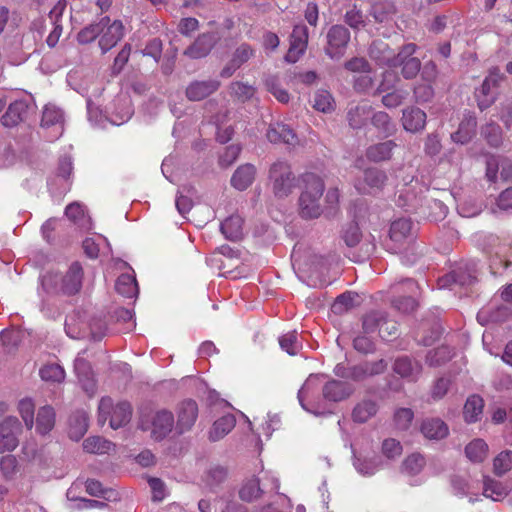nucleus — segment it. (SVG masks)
<instances>
[{
    "mask_svg": "<svg viewBox=\"0 0 512 512\" xmlns=\"http://www.w3.org/2000/svg\"><path fill=\"white\" fill-rule=\"evenodd\" d=\"M269 180L277 197L288 196L295 187V176L286 161L278 160L271 165Z\"/></svg>",
    "mask_w": 512,
    "mask_h": 512,
    "instance_id": "6",
    "label": "nucleus"
},
{
    "mask_svg": "<svg viewBox=\"0 0 512 512\" xmlns=\"http://www.w3.org/2000/svg\"><path fill=\"white\" fill-rule=\"evenodd\" d=\"M347 117L353 129H360L371 118V107L367 103L359 104L348 111Z\"/></svg>",
    "mask_w": 512,
    "mask_h": 512,
    "instance_id": "36",
    "label": "nucleus"
},
{
    "mask_svg": "<svg viewBox=\"0 0 512 512\" xmlns=\"http://www.w3.org/2000/svg\"><path fill=\"white\" fill-rule=\"evenodd\" d=\"M89 418L85 411H77L69 419V437L75 441L80 440L87 432Z\"/></svg>",
    "mask_w": 512,
    "mask_h": 512,
    "instance_id": "28",
    "label": "nucleus"
},
{
    "mask_svg": "<svg viewBox=\"0 0 512 512\" xmlns=\"http://www.w3.org/2000/svg\"><path fill=\"white\" fill-rule=\"evenodd\" d=\"M55 410L50 405L39 408L36 417V431L41 435L48 434L55 425Z\"/></svg>",
    "mask_w": 512,
    "mask_h": 512,
    "instance_id": "30",
    "label": "nucleus"
},
{
    "mask_svg": "<svg viewBox=\"0 0 512 512\" xmlns=\"http://www.w3.org/2000/svg\"><path fill=\"white\" fill-rule=\"evenodd\" d=\"M18 412L28 430L34 426L35 403L32 398L26 397L18 402Z\"/></svg>",
    "mask_w": 512,
    "mask_h": 512,
    "instance_id": "46",
    "label": "nucleus"
},
{
    "mask_svg": "<svg viewBox=\"0 0 512 512\" xmlns=\"http://www.w3.org/2000/svg\"><path fill=\"white\" fill-rule=\"evenodd\" d=\"M174 416L172 412L161 409L150 414L143 415L140 420V428L149 431L155 440L164 439L173 429Z\"/></svg>",
    "mask_w": 512,
    "mask_h": 512,
    "instance_id": "5",
    "label": "nucleus"
},
{
    "mask_svg": "<svg viewBox=\"0 0 512 512\" xmlns=\"http://www.w3.org/2000/svg\"><path fill=\"white\" fill-rule=\"evenodd\" d=\"M507 494L506 489L498 482L485 477L483 481V495L494 501H499Z\"/></svg>",
    "mask_w": 512,
    "mask_h": 512,
    "instance_id": "49",
    "label": "nucleus"
},
{
    "mask_svg": "<svg viewBox=\"0 0 512 512\" xmlns=\"http://www.w3.org/2000/svg\"><path fill=\"white\" fill-rule=\"evenodd\" d=\"M109 22V17L105 16L98 23L90 24L83 28L77 36L81 44H87L95 40L103 31V26Z\"/></svg>",
    "mask_w": 512,
    "mask_h": 512,
    "instance_id": "45",
    "label": "nucleus"
},
{
    "mask_svg": "<svg viewBox=\"0 0 512 512\" xmlns=\"http://www.w3.org/2000/svg\"><path fill=\"white\" fill-rule=\"evenodd\" d=\"M322 381L318 375H310L298 391V400L304 410L314 415L321 414L315 409V397L321 388Z\"/></svg>",
    "mask_w": 512,
    "mask_h": 512,
    "instance_id": "11",
    "label": "nucleus"
},
{
    "mask_svg": "<svg viewBox=\"0 0 512 512\" xmlns=\"http://www.w3.org/2000/svg\"><path fill=\"white\" fill-rule=\"evenodd\" d=\"M372 124L382 133L391 135L394 133V125L391 123L390 117L386 112H377L371 114Z\"/></svg>",
    "mask_w": 512,
    "mask_h": 512,
    "instance_id": "53",
    "label": "nucleus"
},
{
    "mask_svg": "<svg viewBox=\"0 0 512 512\" xmlns=\"http://www.w3.org/2000/svg\"><path fill=\"white\" fill-rule=\"evenodd\" d=\"M350 41V32L342 25L332 26L327 33L326 54L331 59H340L345 54Z\"/></svg>",
    "mask_w": 512,
    "mask_h": 512,
    "instance_id": "9",
    "label": "nucleus"
},
{
    "mask_svg": "<svg viewBox=\"0 0 512 512\" xmlns=\"http://www.w3.org/2000/svg\"><path fill=\"white\" fill-rule=\"evenodd\" d=\"M235 417L227 414L216 420L209 432L211 441H218L227 435L235 426Z\"/></svg>",
    "mask_w": 512,
    "mask_h": 512,
    "instance_id": "37",
    "label": "nucleus"
},
{
    "mask_svg": "<svg viewBox=\"0 0 512 512\" xmlns=\"http://www.w3.org/2000/svg\"><path fill=\"white\" fill-rule=\"evenodd\" d=\"M502 74L498 69L490 71L489 75L483 81L480 89L476 90L475 96L478 106L481 110L488 108L495 101L493 89L501 82Z\"/></svg>",
    "mask_w": 512,
    "mask_h": 512,
    "instance_id": "12",
    "label": "nucleus"
},
{
    "mask_svg": "<svg viewBox=\"0 0 512 512\" xmlns=\"http://www.w3.org/2000/svg\"><path fill=\"white\" fill-rule=\"evenodd\" d=\"M243 220L240 216L234 215L225 219L220 226L223 235L229 240H237L242 235Z\"/></svg>",
    "mask_w": 512,
    "mask_h": 512,
    "instance_id": "41",
    "label": "nucleus"
},
{
    "mask_svg": "<svg viewBox=\"0 0 512 512\" xmlns=\"http://www.w3.org/2000/svg\"><path fill=\"white\" fill-rule=\"evenodd\" d=\"M483 407H484V401L480 396H478V395L470 396L464 405L463 415H464L465 421L468 423H473V422L478 421L482 416Z\"/></svg>",
    "mask_w": 512,
    "mask_h": 512,
    "instance_id": "40",
    "label": "nucleus"
},
{
    "mask_svg": "<svg viewBox=\"0 0 512 512\" xmlns=\"http://www.w3.org/2000/svg\"><path fill=\"white\" fill-rule=\"evenodd\" d=\"M387 179L386 174L377 169L370 168L363 172L362 178L355 182V188L361 193H373L379 190Z\"/></svg>",
    "mask_w": 512,
    "mask_h": 512,
    "instance_id": "16",
    "label": "nucleus"
},
{
    "mask_svg": "<svg viewBox=\"0 0 512 512\" xmlns=\"http://www.w3.org/2000/svg\"><path fill=\"white\" fill-rule=\"evenodd\" d=\"M426 113L417 107H408L402 112L403 128L412 133L419 132L426 125Z\"/></svg>",
    "mask_w": 512,
    "mask_h": 512,
    "instance_id": "21",
    "label": "nucleus"
},
{
    "mask_svg": "<svg viewBox=\"0 0 512 512\" xmlns=\"http://www.w3.org/2000/svg\"><path fill=\"white\" fill-rule=\"evenodd\" d=\"M116 291L127 298L138 295V284L134 274L124 273L120 275L115 284Z\"/></svg>",
    "mask_w": 512,
    "mask_h": 512,
    "instance_id": "39",
    "label": "nucleus"
},
{
    "mask_svg": "<svg viewBox=\"0 0 512 512\" xmlns=\"http://www.w3.org/2000/svg\"><path fill=\"white\" fill-rule=\"evenodd\" d=\"M83 249L85 254L94 259L99 256L100 253L110 252V244L107 238L101 234H93L90 237H86L83 241Z\"/></svg>",
    "mask_w": 512,
    "mask_h": 512,
    "instance_id": "26",
    "label": "nucleus"
},
{
    "mask_svg": "<svg viewBox=\"0 0 512 512\" xmlns=\"http://www.w3.org/2000/svg\"><path fill=\"white\" fill-rule=\"evenodd\" d=\"M495 474L501 476L512 469V451H503L493 462Z\"/></svg>",
    "mask_w": 512,
    "mask_h": 512,
    "instance_id": "54",
    "label": "nucleus"
},
{
    "mask_svg": "<svg viewBox=\"0 0 512 512\" xmlns=\"http://www.w3.org/2000/svg\"><path fill=\"white\" fill-rule=\"evenodd\" d=\"M415 51L416 45L409 43L396 56H392V51L385 43L374 42L370 47V56L390 69L401 67L404 78L411 79L418 74L421 67L420 60L413 57Z\"/></svg>",
    "mask_w": 512,
    "mask_h": 512,
    "instance_id": "1",
    "label": "nucleus"
},
{
    "mask_svg": "<svg viewBox=\"0 0 512 512\" xmlns=\"http://www.w3.org/2000/svg\"><path fill=\"white\" fill-rule=\"evenodd\" d=\"M267 138L273 143H285L288 145H296L298 138L294 131L286 124H272L267 131Z\"/></svg>",
    "mask_w": 512,
    "mask_h": 512,
    "instance_id": "23",
    "label": "nucleus"
},
{
    "mask_svg": "<svg viewBox=\"0 0 512 512\" xmlns=\"http://www.w3.org/2000/svg\"><path fill=\"white\" fill-rule=\"evenodd\" d=\"M267 90L281 103H287L290 99L289 93L280 87L278 81L274 77L266 80Z\"/></svg>",
    "mask_w": 512,
    "mask_h": 512,
    "instance_id": "63",
    "label": "nucleus"
},
{
    "mask_svg": "<svg viewBox=\"0 0 512 512\" xmlns=\"http://www.w3.org/2000/svg\"><path fill=\"white\" fill-rule=\"evenodd\" d=\"M467 458L474 463L483 462L488 454V445L482 439H474L465 447Z\"/></svg>",
    "mask_w": 512,
    "mask_h": 512,
    "instance_id": "42",
    "label": "nucleus"
},
{
    "mask_svg": "<svg viewBox=\"0 0 512 512\" xmlns=\"http://www.w3.org/2000/svg\"><path fill=\"white\" fill-rule=\"evenodd\" d=\"M65 215L81 229L91 228V220L86 214L85 207L80 202L70 203L65 209Z\"/></svg>",
    "mask_w": 512,
    "mask_h": 512,
    "instance_id": "33",
    "label": "nucleus"
},
{
    "mask_svg": "<svg viewBox=\"0 0 512 512\" xmlns=\"http://www.w3.org/2000/svg\"><path fill=\"white\" fill-rule=\"evenodd\" d=\"M421 431L426 438L442 439L448 435V426L441 419H427L421 426Z\"/></svg>",
    "mask_w": 512,
    "mask_h": 512,
    "instance_id": "38",
    "label": "nucleus"
},
{
    "mask_svg": "<svg viewBox=\"0 0 512 512\" xmlns=\"http://www.w3.org/2000/svg\"><path fill=\"white\" fill-rule=\"evenodd\" d=\"M216 42V37L212 33L200 35L195 42L184 52L191 59H200L207 56Z\"/></svg>",
    "mask_w": 512,
    "mask_h": 512,
    "instance_id": "22",
    "label": "nucleus"
},
{
    "mask_svg": "<svg viewBox=\"0 0 512 512\" xmlns=\"http://www.w3.org/2000/svg\"><path fill=\"white\" fill-rule=\"evenodd\" d=\"M422 370L419 362L411 361L409 358H398L394 363V371L403 378L414 381Z\"/></svg>",
    "mask_w": 512,
    "mask_h": 512,
    "instance_id": "32",
    "label": "nucleus"
},
{
    "mask_svg": "<svg viewBox=\"0 0 512 512\" xmlns=\"http://www.w3.org/2000/svg\"><path fill=\"white\" fill-rule=\"evenodd\" d=\"M451 351L446 346L438 347L432 351H429L426 360L430 366H438L450 359Z\"/></svg>",
    "mask_w": 512,
    "mask_h": 512,
    "instance_id": "60",
    "label": "nucleus"
},
{
    "mask_svg": "<svg viewBox=\"0 0 512 512\" xmlns=\"http://www.w3.org/2000/svg\"><path fill=\"white\" fill-rule=\"evenodd\" d=\"M261 492L259 487L258 479H250L248 480L240 489L239 495L242 500L252 501L257 498Z\"/></svg>",
    "mask_w": 512,
    "mask_h": 512,
    "instance_id": "59",
    "label": "nucleus"
},
{
    "mask_svg": "<svg viewBox=\"0 0 512 512\" xmlns=\"http://www.w3.org/2000/svg\"><path fill=\"white\" fill-rule=\"evenodd\" d=\"M63 111L55 105H46L41 119V127L51 130L47 138L51 141L59 138L63 133Z\"/></svg>",
    "mask_w": 512,
    "mask_h": 512,
    "instance_id": "10",
    "label": "nucleus"
},
{
    "mask_svg": "<svg viewBox=\"0 0 512 512\" xmlns=\"http://www.w3.org/2000/svg\"><path fill=\"white\" fill-rule=\"evenodd\" d=\"M303 189L299 197V214L302 218H318L323 210L320 203L324 192V182L313 172L302 175Z\"/></svg>",
    "mask_w": 512,
    "mask_h": 512,
    "instance_id": "3",
    "label": "nucleus"
},
{
    "mask_svg": "<svg viewBox=\"0 0 512 512\" xmlns=\"http://www.w3.org/2000/svg\"><path fill=\"white\" fill-rule=\"evenodd\" d=\"M412 232V222L406 218H400L391 223L389 236L395 244H402Z\"/></svg>",
    "mask_w": 512,
    "mask_h": 512,
    "instance_id": "35",
    "label": "nucleus"
},
{
    "mask_svg": "<svg viewBox=\"0 0 512 512\" xmlns=\"http://www.w3.org/2000/svg\"><path fill=\"white\" fill-rule=\"evenodd\" d=\"M83 449L88 453L106 454L114 449V444L102 437L93 436L84 440Z\"/></svg>",
    "mask_w": 512,
    "mask_h": 512,
    "instance_id": "44",
    "label": "nucleus"
},
{
    "mask_svg": "<svg viewBox=\"0 0 512 512\" xmlns=\"http://www.w3.org/2000/svg\"><path fill=\"white\" fill-rule=\"evenodd\" d=\"M99 47L103 53L112 49L124 36V26L121 21L114 20L103 26V31L99 35Z\"/></svg>",
    "mask_w": 512,
    "mask_h": 512,
    "instance_id": "15",
    "label": "nucleus"
},
{
    "mask_svg": "<svg viewBox=\"0 0 512 512\" xmlns=\"http://www.w3.org/2000/svg\"><path fill=\"white\" fill-rule=\"evenodd\" d=\"M72 160L70 157L65 156L60 159L59 165L57 168V179L61 182V185L64 189L68 188V180L72 174Z\"/></svg>",
    "mask_w": 512,
    "mask_h": 512,
    "instance_id": "58",
    "label": "nucleus"
},
{
    "mask_svg": "<svg viewBox=\"0 0 512 512\" xmlns=\"http://www.w3.org/2000/svg\"><path fill=\"white\" fill-rule=\"evenodd\" d=\"M409 92L407 90L398 89L387 93L382 98V103L387 108H395L403 103Z\"/></svg>",
    "mask_w": 512,
    "mask_h": 512,
    "instance_id": "62",
    "label": "nucleus"
},
{
    "mask_svg": "<svg viewBox=\"0 0 512 512\" xmlns=\"http://www.w3.org/2000/svg\"><path fill=\"white\" fill-rule=\"evenodd\" d=\"M256 175V168L252 164H244L236 169L231 177V185L243 191L247 189L254 181Z\"/></svg>",
    "mask_w": 512,
    "mask_h": 512,
    "instance_id": "25",
    "label": "nucleus"
},
{
    "mask_svg": "<svg viewBox=\"0 0 512 512\" xmlns=\"http://www.w3.org/2000/svg\"><path fill=\"white\" fill-rule=\"evenodd\" d=\"M378 408V403L375 400L363 399L355 405L352 418L355 422L364 423L376 415Z\"/></svg>",
    "mask_w": 512,
    "mask_h": 512,
    "instance_id": "31",
    "label": "nucleus"
},
{
    "mask_svg": "<svg viewBox=\"0 0 512 512\" xmlns=\"http://www.w3.org/2000/svg\"><path fill=\"white\" fill-rule=\"evenodd\" d=\"M308 42V31L304 25H296L291 34V42L289 50L285 56V60L289 63L298 61L306 50Z\"/></svg>",
    "mask_w": 512,
    "mask_h": 512,
    "instance_id": "14",
    "label": "nucleus"
},
{
    "mask_svg": "<svg viewBox=\"0 0 512 512\" xmlns=\"http://www.w3.org/2000/svg\"><path fill=\"white\" fill-rule=\"evenodd\" d=\"M133 114L132 103L129 97L121 96L115 99L109 110V123L112 125H122L126 123Z\"/></svg>",
    "mask_w": 512,
    "mask_h": 512,
    "instance_id": "18",
    "label": "nucleus"
},
{
    "mask_svg": "<svg viewBox=\"0 0 512 512\" xmlns=\"http://www.w3.org/2000/svg\"><path fill=\"white\" fill-rule=\"evenodd\" d=\"M396 147L397 144L392 140L377 143L367 148L366 156L373 162L386 161L391 158L393 150Z\"/></svg>",
    "mask_w": 512,
    "mask_h": 512,
    "instance_id": "29",
    "label": "nucleus"
},
{
    "mask_svg": "<svg viewBox=\"0 0 512 512\" xmlns=\"http://www.w3.org/2000/svg\"><path fill=\"white\" fill-rule=\"evenodd\" d=\"M83 268L72 263L65 273H47L41 278V287L48 294L73 296L80 292L83 284Z\"/></svg>",
    "mask_w": 512,
    "mask_h": 512,
    "instance_id": "2",
    "label": "nucleus"
},
{
    "mask_svg": "<svg viewBox=\"0 0 512 512\" xmlns=\"http://www.w3.org/2000/svg\"><path fill=\"white\" fill-rule=\"evenodd\" d=\"M0 472L5 480H13L19 472L17 458L12 454L2 456L0 458Z\"/></svg>",
    "mask_w": 512,
    "mask_h": 512,
    "instance_id": "47",
    "label": "nucleus"
},
{
    "mask_svg": "<svg viewBox=\"0 0 512 512\" xmlns=\"http://www.w3.org/2000/svg\"><path fill=\"white\" fill-rule=\"evenodd\" d=\"M425 460L420 454H412L408 456L402 465L403 472L408 475L418 474L424 467Z\"/></svg>",
    "mask_w": 512,
    "mask_h": 512,
    "instance_id": "55",
    "label": "nucleus"
},
{
    "mask_svg": "<svg viewBox=\"0 0 512 512\" xmlns=\"http://www.w3.org/2000/svg\"><path fill=\"white\" fill-rule=\"evenodd\" d=\"M87 110H88V119L89 121L100 128H106L109 123V114L105 115L102 111L95 105L92 104L91 101L87 102Z\"/></svg>",
    "mask_w": 512,
    "mask_h": 512,
    "instance_id": "56",
    "label": "nucleus"
},
{
    "mask_svg": "<svg viewBox=\"0 0 512 512\" xmlns=\"http://www.w3.org/2000/svg\"><path fill=\"white\" fill-rule=\"evenodd\" d=\"M381 463L380 458L377 456L355 457L354 467L361 475L371 476L380 469Z\"/></svg>",
    "mask_w": 512,
    "mask_h": 512,
    "instance_id": "43",
    "label": "nucleus"
},
{
    "mask_svg": "<svg viewBox=\"0 0 512 512\" xmlns=\"http://www.w3.org/2000/svg\"><path fill=\"white\" fill-rule=\"evenodd\" d=\"M22 424L18 418L9 416L0 422V454L14 451L19 445Z\"/></svg>",
    "mask_w": 512,
    "mask_h": 512,
    "instance_id": "8",
    "label": "nucleus"
},
{
    "mask_svg": "<svg viewBox=\"0 0 512 512\" xmlns=\"http://www.w3.org/2000/svg\"><path fill=\"white\" fill-rule=\"evenodd\" d=\"M500 178L505 181H512V161L508 159H499L491 156L486 162V177L488 181L495 183L498 180V170Z\"/></svg>",
    "mask_w": 512,
    "mask_h": 512,
    "instance_id": "17",
    "label": "nucleus"
},
{
    "mask_svg": "<svg viewBox=\"0 0 512 512\" xmlns=\"http://www.w3.org/2000/svg\"><path fill=\"white\" fill-rule=\"evenodd\" d=\"M363 330L366 334L378 331L381 338L388 340L396 335L398 326L394 320L388 319L381 311H373L363 319Z\"/></svg>",
    "mask_w": 512,
    "mask_h": 512,
    "instance_id": "7",
    "label": "nucleus"
},
{
    "mask_svg": "<svg viewBox=\"0 0 512 512\" xmlns=\"http://www.w3.org/2000/svg\"><path fill=\"white\" fill-rule=\"evenodd\" d=\"M40 376L46 382L60 383L65 378V371L59 364L51 363L40 369Z\"/></svg>",
    "mask_w": 512,
    "mask_h": 512,
    "instance_id": "48",
    "label": "nucleus"
},
{
    "mask_svg": "<svg viewBox=\"0 0 512 512\" xmlns=\"http://www.w3.org/2000/svg\"><path fill=\"white\" fill-rule=\"evenodd\" d=\"M279 344L282 350L286 351L290 355H295L301 348V344L298 341V335L296 331H290L279 338Z\"/></svg>",
    "mask_w": 512,
    "mask_h": 512,
    "instance_id": "52",
    "label": "nucleus"
},
{
    "mask_svg": "<svg viewBox=\"0 0 512 512\" xmlns=\"http://www.w3.org/2000/svg\"><path fill=\"white\" fill-rule=\"evenodd\" d=\"M357 298H358V295L356 293H353V292L343 293L336 298V300L332 306V309L336 313H342L343 311L348 310L349 308L353 307Z\"/></svg>",
    "mask_w": 512,
    "mask_h": 512,
    "instance_id": "57",
    "label": "nucleus"
},
{
    "mask_svg": "<svg viewBox=\"0 0 512 512\" xmlns=\"http://www.w3.org/2000/svg\"><path fill=\"white\" fill-rule=\"evenodd\" d=\"M218 87L219 82L216 80L197 81L187 87L186 95L192 101H200L216 91Z\"/></svg>",
    "mask_w": 512,
    "mask_h": 512,
    "instance_id": "27",
    "label": "nucleus"
},
{
    "mask_svg": "<svg viewBox=\"0 0 512 512\" xmlns=\"http://www.w3.org/2000/svg\"><path fill=\"white\" fill-rule=\"evenodd\" d=\"M476 118L466 116L459 124L458 130L451 135L453 142L465 144L469 142L475 134Z\"/></svg>",
    "mask_w": 512,
    "mask_h": 512,
    "instance_id": "34",
    "label": "nucleus"
},
{
    "mask_svg": "<svg viewBox=\"0 0 512 512\" xmlns=\"http://www.w3.org/2000/svg\"><path fill=\"white\" fill-rule=\"evenodd\" d=\"M457 210L462 217L470 218L478 215L482 211V204L473 199H468L459 203Z\"/></svg>",
    "mask_w": 512,
    "mask_h": 512,
    "instance_id": "61",
    "label": "nucleus"
},
{
    "mask_svg": "<svg viewBox=\"0 0 512 512\" xmlns=\"http://www.w3.org/2000/svg\"><path fill=\"white\" fill-rule=\"evenodd\" d=\"M29 106L26 101L17 100L11 103L2 116L1 121L5 127H14L26 118Z\"/></svg>",
    "mask_w": 512,
    "mask_h": 512,
    "instance_id": "24",
    "label": "nucleus"
},
{
    "mask_svg": "<svg viewBox=\"0 0 512 512\" xmlns=\"http://www.w3.org/2000/svg\"><path fill=\"white\" fill-rule=\"evenodd\" d=\"M65 330L69 337L80 338L85 334V324L78 319L77 314H72L66 318Z\"/></svg>",
    "mask_w": 512,
    "mask_h": 512,
    "instance_id": "51",
    "label": "nucleus"
},
{
    "mask_svg": "<svg viewBox=\"0 0 512 512\" xmlns=\"http://www.w3.org/2000/svg\"><path fill=\"white\" fill-rule=\"evenodd\" d=\"M313 107L323 113L334 110V100L327 90H318L313 97Z\"/></svg>",
    "mask_w": 512,
    "mask_h": 512,
    "instance_id": "50",
    "label": "nucleus"
},
{
    "mask_svg": "<svg viewBox=\"0 0 512 512\" xmlns=\"http://www.w3.org/2000/svg\"><path fill=\"white\" fill-rule=\"evenodd\" d=\"M198 417V406L193 400H185L178 405L176 430L182 434L189 431Z\"/></svg>",
    "mask_w": 512,
    "mask_h": 512,
    "instance_id": "13",
    "label": "nucleus"
},
{
    "mask_svg": "<svg viewBox=\"0 0 512 512\" xmlns=\"http://www.w3.org/2000/svg\"><path fill=\"white\" fill-rule=\"evenodd\" d=\"M85 351L78 354L74 361V369L79 381L82 383L84 390L92 395L95 392V382L93 372L89 363L83 357Z\"/></svg>",
    "mask_w": 512,
    "mask_h": 512,
    "instance_id": "20",
    "label": "nucleus"
},
{
    "mask_svg": "<svg viewBox=\"0 0 512 512\" xmlns=\"http://www.w3.org/2000/svg\"><path fill=\"white\" fill-rule=\"evenodd\" d=\"M323 397L332 402H340L349 398L353 392L354 387L344 381L331 380L322 387Z\"/></svg>",
    "mask_w": 512,
    "mask_h": 512,
    "instance_id": "19",
    "label": "nucleus"
},
{
    "mask_svg": "<svg viewBox=\"0 0 512 512\" xmlns=\"http://www.w3.org/2000/svg\"><path fill=\"white\" fill-rule=\"evenodd\" d=\"M402 446L399 441L395 439H386L382 444V453L388 459H394L402 454Z\"/></svg>",
    "mask_w": 512,
    "mask_h": 512,
    "instance_id": "64",
    "label": "nucleus"
},
{
    "mask_svg": "<svg viewBox=\"0 0 512 512\" xmlns=\"http://www.w3.org/2000/svg\"><path fill=\"white\" fill-rule=\"evenodd\" d=\"M131 406L122 401L114 405L110 397H103L98 406V423L103 425L109 419L112 429H118L130 421Z\"/></svg>",
    "mask_w": 512,
    "mask_h": 512,
    "instance_id": "4",
    "label": "nucleus"
}]
</instances>
